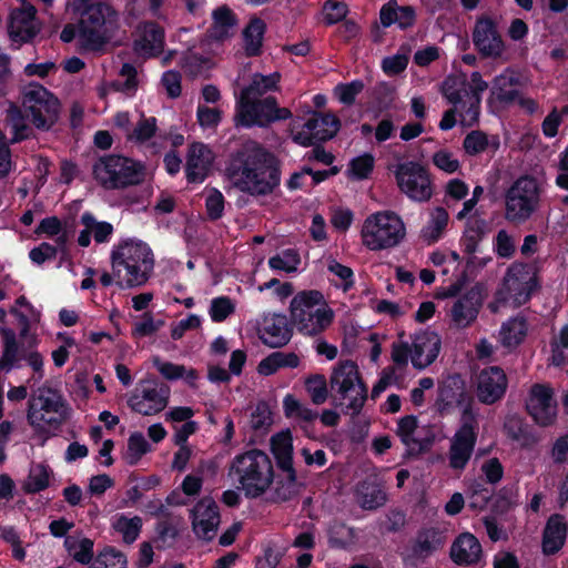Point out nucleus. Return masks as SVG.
I'll list each match as a JSON object with an SVG mask.
<instances>
[{"label":"nucleus","instance_id":"cd10ccee","mask_svg":"<svg viewBox=\"0 0 568 568\" xmlns=\"http://www.w3.org/2000/svg\"><path fill=\"white\" fill-rule=\"evenodd\" d=\"M212 23L207 29V38L216 42H224L231 39L237 28V17L226 6H221L212 11Z\"/></svg>","mask_w":568,"mask_h":568},{"label":"nucleus","instance_id":"f03ea898","mask_svg":"<svg viewBox=\"0 0 568 568\" xmlns=\"http://www.w3.org/2000/svg\"><path fill=\"white\" fill-rule=\"evenodd\" d=\"M487 88L488 83L477 71L470 74L469 80L464 75L447 77L443 82L442 92L454 106L444 113L439 129H453L456 124V114L459 115L462 125L473 126L478 121L481 94Z\"/></svg>","mask_w":568,"mask_h":568},{"label":"nucleus","instance_id":"09e8293b","mask_svg":"<svg viewBox=\"0 0 568 568\" xmlns=\"http://www.w3.org/2000/svg\"><path fill=\"white\" fill-rule=\"evenodd\" d=\"M36 234H44L49 237H54L58 247L63 250L69 240L67 231L63 229L61 221L57 216H49L43 219L37 230Z\"/></svg>","mask_w":568,"mask_h":568},{"label":"nucleus","instance_id":"3c124183","mask_svg":"<svg viewBox=\"0 0 568 568\" xmlns=\"http://www.w3.org/2000/svg\"><path fill=\"white\" fill-rule=\"evenodd\" d=\"M64 546L78 562L88 564L93 556V542L88 538L67 537Z\"/></svg>","mask_w":568,"mask_h":568},{"label":"nucleus","instance_id":"c85d7f7f","mask_svg":"<svg viewBox=\"0 0 568 568\" xmlns=\"http://www.w3.org/2000/svg\"><path fill=\"white\" fill-rule=\"evenodd\" d=\"M4 114V129L10 134L11 144L33 138L34 126L29 124L28 116L19 105L10 102Z\"/></svg>","mask_w":568,"mask_h":568},{"label":"nucleus","instance_id":"13d9d810","mask_svg":"<svg viewBox=\"0 0 568 568\" xmlns=\"http://www.w3.org/2000/svg\"><path fill=\"white\" fill-rule=\"evenodd\" d=\"M235 312V303L227 296H219L211 301L209 314L213 322L225 321Z\"/></svg>","mask_w":568,"mask_h":568},{"label":"nucleus","instance_id":"4c0bfd02","mask_svg":"<svg viewBox=\"0 0 568 568\" xmlns=\"http://www.w3.org/2000/svg\"><path fill=\"white\" fill-rule=\"evenodd\" d=\"M449 214L446 209L437 206L429 211L428 220L420 231L422 239L428 244L437 242L445 233Z\"/></svg>","mask_w":568,"mask_h":568},{"label":"nucleus","instance_id":"6e6552de","mask_svg":"<svg viewBox=\"0 0 568 568\" xmlns=\"http://www.w3.org/2000/svg\"><path fill=\"white\" fill-rule=\"evenodd\" d=\"M541 192L536 178L523 175L516 179L505 191V220L515 225L529 221L539 211Z\"/></svg>","mask_w":568,"mask_h":568},{"label":"nucleus","instance_id":"f3484780","mask_svg":"<svg viewBox=\"0 0 568 568\" xmlns=\"http://www.w3.org/2000/svg\"><path fill=\"white\" fill-rule=\"evenodd\" d=\"M394 175L402 193L416 202H426L433 195L428 171L418 162L405 161L395 165Z\"/></svg>","mask_w":568,"mask_h":568},{"label":"nucleus","instance_id":"423d86ee","mask_svg":"<svg viewBox=\"0 0 568 568\" xmlns=\"http://www.w3.org/2000/svg\"><path fill=\"white\" fill-rule=\"evenodd\" d=\"M119 29V14L111 6L102 2L92 3L81 14L79 44L84 50L99 51L115 38Z\"/></svg>","mask_w":568,"mask_h":568},{"label":"nucleus","instance_id":"5701e85b","mask_svg":"<svg viewBox=\"0 0 568 568\" xmlns=\"http://www.w3.org/2000/svg\"><path fill=\"white\" fill-rule=\"evenodd\" d=\"M396 434L409 453H420L430 447L434 442L432 430L418 424L413 415L402 417L397 423Z\"/></svg>","mask_w":568,"mask_h":568},{"label":"nucleus","instance_id":"864d4df0","mask_svg":"<svg viewBox=\"0 0 568 568\" xmlns=\"http://www.w3.org/2000/svg\"><path fill=\"white\" fill-rule=\"evenodd\" d=\"M301 257L294 250H285L268 260V266L274 271L294 273L298 270Z\"/></svg>","mask_w":568,"mask_h":568},{"label":"nucleus","instance_id":"774afa93","mask_svg":"<svg viewBox=\"0 0 568 568\" xmlns=\"http://www.w3.org/2000/svg\"><path fill=\"white\" fill-rule=\"evenodd\" d=\"M433 162L436 168L448 174L457 172L460 168L458 159L447 150H439L434 153Z\"/></svg>","mask_w":568,"mask_h":568},{"label":"nucleus","instance_id":"5fc2aeb1","mask_svg":"<svg viewBox=\"0 0 568 568\" xmlns=\"http://www.w3.org/2000/svg\"><path fill=\"white\" fill-rule=\"evenodd\" d=\"M486 220L477 214L470 216L466 223V250L468 252H474L476 250L478 241L486 234Z\"/></svg>","mask_w":568,"mask_h":568},{"label":"nucleus","instance_id":"603ef678","mask_svg":"<svg viewBox=\"0 0 568 568\" xmlns=\"http://www.w3.org/2000/svg\"><path fill=\"white\" fill-rule=\"evenodd\" d=\"M156 131L155 118H145L141 115L131 131L126 133V140L133 143H144L150 140Z\"/></svg>","mask_w":568,"mask_h":568},{"label":"nucleus","instance_id":"aec40b11","mask_svg":"<svg viewBox=\"0 0 568 568\" xmlns=\"http://www.w3.org/2000/svg\"><path fill=\"white\" fill-rule=\"evenodd\" d=\"M526 407L532 419L542 427L552 425L557 418V402L554 389L548 384H535L530 387Z\"/></svg>","mask_w":568,"mask_h":568},{"label":"nucleus","instance_id":"2eb2a0df","mask_svg":"<svg viewBox=\"0 0 568 568\" xmlns=\"http://www.w3.org/2000/svg\"><path fill=\"white\" fill-rule=\"evenodd\" d=\"M478 422L475 413L465 407L460 425L449 440L448 460L454 470H463L471 458L477 442Z\"/></svg>","mask_w":568,"mask_h":568},{"label":"nucleus","instance_id":"393cba45","mask_svg":"<svg viewBox=\"0 0 568 568\" xmlns=\"http://www.w3.org/2000/svg\"><path fill=\"white\" fill-rule=\"evenodd\" d=\"M507 385V376L500 367L484 368L477 376V397L484 404H494L504 396Z\"/></svg>","mask_w":568,"mask_h":568},{"label":"nucleus","instance_id":"6ab92c4d","mask_svg":"<svg viewBox=\"0 0 568 568\" xmlns=\"http://www.w3.org/2000/svg\"><path fill=\"white\" fill-rule=\"evenodd\" d=\"M190 520L194 535L205 541L212 540L217 532L221 516L219 506L211 497L201 498L190 509Z\"/></svg>","mask_w":568,"mask_h":568},{"label":"nucleus","instance_id":"680f3d73","mask_svg":"<svg viewBox=\"0 0 568 568\" xmlns=\"http://www.w3.org/2000/svg\"><path fill=\"white\" fill-rule=\"evenodd\" d=\"M305 388L316 405L325 403L327 399V382L323 375H313L305 381Z\"/></svg>","mask_w":568,"mask_h":568},{"label":"nucleus","instance_id":"0eeeda50","mask_svg":"<svg viewBox=\"0 0 568 568\" xmlns=\"http://www.w3.org/2000/svg\"><path fill=\"white\" fill-rule=\"evenodd\" d=\"M406 237V225L399 214L381 210L368 214L361 227V241L372 252L398 246Z\"/></svg>","mask_w":568,"mask_h":568},{"label":"nucleus","instance_id":"8fccbe9b","mask_svg":"<svg viewBox=\"0 0 568 568\" xmlns=\"http://www.w3.org/2000/svg\"><path fill=\"white\" fill-rule=\"evenodd\" d=\"M51 470L42 464H32L29 476L24 484V490L28 493H39L45 489L50 483Z\"/></svg>","mask_w":568,"mask_h":568},{"label":"nucleus","instance_id":"f8f14e48","mask_svg":"<svg viewBox=\"0 0 568 568\" xmlns=\"http://www.w3.org/2000/svg\"><path fill=\"white\" fill-rule=\"evenodd\" d=\"M21 103L34 129L50 131L58 122L61 105L57 97L39 83H30L22 90Z\"/></svg>","mask_w":568,"mask_h":568},{"label":"nucleus","instance_id":"c756f323","mask_svg":"<svg viewBox=\"0 0 568 568\" xmlns=\"http://www.w3.org/2000/svg\"><path fill=\"white\" fill-rule=\"evenodd\" d=\"M379 20L384 28L396 26L403 30L408 29L416 22V10L412 6H400L396 0H390L381 8Z\"/></svg>","mask_w":568,"mask_h":568},{"label":"nucleus","instance_id":"a878e982","mask_svg":"<svg viewBox=\"0 0 568 568\" xmlns=\"http://www.w3.org/2000/svg\"><path fill=\"white\" fill-rule=\"evenodd\" d=\"M442 346L439 335L433 331H420L413 337L410 362L418 369L429 366L438 356Z\"/></svg>","mask_w":568,"mask_h":568},{"label":"nucleus","instance_id":"c03bdc74","mask_svg":"<svg viewBox=\"0 0 568 568\" xmlns=\"http://www.w3.org/2000/svg\"><path fill=\"white\" fill-rule=\"evenodd\" d=\"M111 526L121 535L123 541L132 544L139 537L142 529V519L139 516H125L118 514L112 518Z\"/></svg>","mask_w":568,"mask_h":568},{"label":"nucleus","instance_id":"c9c22d12","mask_svg":"<svg viewBox=\"0 0 568 568\" xmlns=\"http://www.w3.org/2000/svg\"><path fill=\"white\" fill-rule=\"evenodd\" d=\"M567 535V526L559 515L551 516L544 530L542 551L552 555L561 549Z\"/></svg>","mask_w":568,"mask_h":568},{"label":"nucleus","instance_id":"9b49d317","mask_svg":"<svg viewBox=\"0 0 568 568\" xmlns=\"http://www.w3.org/2000/svg\"><path fill=\"white\" fill-rule=\"evenodd\" d=\"M92 171L97 182L106 190L136 185L144 179L143 166L140 163L114 154L99 159Z\"/></svg>","mask_w":568,"mask_h":568},{"label":"nucleus","instance_id":"338daca9","mask_svg":"<svg viewBox=\"0 0 568 568\" xmlns=\"http://www.w3.org/2000/svg\"><path fill=\"white\" fill-rule=\"evenodd\" d=\"M291 136L296 144L302 146H311L315 141H318L313 126H308V120L303 125L293 123Z\"/></svg>","mask_w":568,"mask_h":568},{"label":"nucleus","instance_id":"72a5a7b5","mask_svg":"<svg viewBox=\"0 0 568 568\" xmlns=\"http://www.w3.org/2000/svg\"><path fill=\"white\" fill-rule=\"evenodd\" d=\"M271 452L274 455L278 467L294 476L293 468V436L291 430H282L271 437Z\"/></svg>","mask_w":568,"mask_h":568},{"label":"nucleus","instance_id":"20e7f679","mask_svg":"<svg viewBox=\"0 0 568 568\" xmlns=\"http://www.w3.org/2000/svg\"><path fill=\"white\" fill-rule=\"evenodd\" d=\"M227 475L247 498H258L272 487L275 471L270 456L252 448L232 458Z\"/></svg>","mask_w":568,"mask_h":568},{"label":"nucleus","instance_id":"1a4fd4ad","mask_svg":"<svg viewBox=\"0 0 568 568\" xmlns=\"http://www.w3.org/2000/svg\"><path fill=\"white\" fill-rule=\"evenodd\" d=\"M71 407L63 396L49 386L38 388L29 402L27 418L38 432L58 429L71 416Z\"/></svg>","mask_w":568,"mask_h":568},{"label":"nucleus","instance_id":"79ce46f5","mask_svg":"<svg viewBox=\"0 0 568 568\" xmlns=\"http://www.w3.org/2000/svg\"><path fill=\"white\" fill-rule=\"evenodd\" d=\"M0 334L3 343L2 355L0 357V369L10 372L20 359L17 335L12 328L6 326L0 328Z\"/></svg>","mask_w":568,"mask_h":568},{"label":"nucleus","instance_id":"39448f33","mask_svg":"<svg viewBox=\"0 0 568 568\" xmlns=\"http://www.w3.org/2000/svg\"><path fill=\"white\" fill-rule=\"evenodd\" d=\"M288 312L292 325L306 336L325 332L335 318V312L317 290L296 293L291 300Z\"/></svg>","mask_w":568,"mask_h":568},{"label":"nucleus","instance_id":"bf43d9fd","mask_svg":"<svg viewBox=\"0 0 568 568\" xmlns=\"http://www.w3.org/2000/svg\"><path fill=\"white\" fill-rule=\"evenodd\" d=\"M272 424L273 416L270 406L266 403H258L251 414V427L256 432L265 433Z\"/></svg>","mask_w":568,"mask_h":568},{"label":"nucleus","instance_id":"4be33fe9","mask_svg":"<svg viewBox=\"0 0 568 568\" xmlns=\"http://www.w3.org/2000/svg\"><path fill=\"white\" fill-rule=\"evenodd\" d=\"M36 13V8L29 2H23L21 8L12 11L8 32L16 48L32 40L40 31Z\"/></svg>","mask_w":568,"mask_h":568},{"label":"nucleus","instance_id":"49530a36","mask_svg":"<svg viewBox=\"0 0 568 568\" xmlns=\"http://www.w3.org/2000/svg\"><path fill=\"white\" fill-rule=\"evenodd\" d=\"M280 73L274 72L268 75L255 73L248 87L244 88L239 97L260 98L268 91L276 90L280 82Z\"/></svg>","mask_w":568,"mask_h":568},{"label":"nucleus","instance_id":"4468645a","mask_svg":"<svg viewBox=\"0 0 568 568\" xmlns=\"http://www.w3.org/2000/svg\"><path fill=\"white\" fill-rule=\"evenodd\" d=\"M537 285L536 272L531 266L524 263H513L505 274L497 296L500 302L513 307H519L529 301Z\"/></svg>","mask_w":568,"mask_h":568},{"label":"nucleus","instance_id":"2f4dec72","mask_svg":"<svg viewBox=\"0 0 568 568\" xmlns=\"http://www.w3.org/2000/svg\"><path fill=\"white\" fill-rule=\"evenodd\" d=\"M528 332L529 324L527 320L521 315L513 316L501 323L498 342L503 347L513 351L525 342Z\"/></svg>","mask_w":568,"mask_h":568},{"label":"nucleus","instance_id":"b1692460","mask_svg":"<svg viewBox=\"0 0 568 568\" xmlns=\"http://www.w3.org/2000/svg\"><path fill=\"white\" fill-rule=\"evenodd\" d=\"M215 161L213 150L202 142H193L186 153L185 173L189 182L200 183L209 175Z\"/></svg>","mask_w":568,"mask_h":568},{"label":"nucleus","instance_id":"473e14b6","mask_svg":"<svg viewBox=\"0 0 568 568\" xmlns=\"http://www.w3.org/2000/svg\"><path fill=\"white\" fill-rule=\"evenodd\" d=\"M481 552L478 539L469 532L459 535L450 548L452 559L459 565L477 562L481 557Z\"/></svg>","mask_w":568,"mask_h":568},{"label":"nucleus","instance_id":"4d7b16f0","mask_svg":"<svg viewBox=\"0 0 568 568\" xmlns=\"http://www.w3.org/2000/svg\"><path fill=\"white\" fill-rule=\"evenodd\" d=\"M150 450L151 446L143 434L136 432L129 437L125 458L130 465H134Z\"/></svg>","mask_w":568,"mask_h":568},{"label":"nucleus","instance_id":"de8ad7c7","mask_svg":"<svg viewBox=\"0 0 568 568\" xmlns=\"http://www.w3.org/2000/svg\"><path fill=\"white\" fill-rule=\"evenodd\" d=\"M445 544V537L436 529L422 531L414 545V554L418 557H428Z\"/></svg>","mask_w":568,"mask_h":568},{"label":"nucleus","instance_id":"37998d69","mask_svg":"<svg viewBox=\"0 0 568 568\" xmlns=\"http://www.w3.org/2000/svg\"><path fill=\"white\" fill-rule=\"evenodd\" d=\"M308 126H313L318 141H326L337 134L341 123L333 113L314 112L308 119Z\"/></svg>","mask_w":568,"mask_h":568},{"label":"nucleus","instance_id":"6e6d98bb","mask_svg":"<svg viewBox=\"0 0 568 568\" xmlns=\"http://www.w3.org/2000/svg\"><path fill=\"white\" fill-rule=\"evenodd\" d=\"M374 156L368 153L354 158L348 164L347 176L357 181L367 179L374 169Z\"/></svg>","mask_w":568,"mask_h":568},{"label":"nucleus","instance_id":"a211bd4d","mask_svg":"<svg viewBox=\"0 0 568 568\" xmlns=\"http://www.w3.org/2000/svg\"><path fill=\"white\" fill-rule=\"evenodd\" d=\"M170 388L164 384L150 382L135 388L128 398L129 407L142 416H154L169 405Z\"/></svg>","mask_w":568,"mask_h":568},{"label":"nucleus","instance_id":"ea45409f","mask_svg":"<svg viewBox=\"0 0 568 568\" xmlns=\"http://www.w3.org/2000/svg\"><path fill=\"white\" fill-rule=\"evenodd\" d=\"M355 497L357 504L367 510L376 509L387 500L386 493L379 485L366 481L357 486Z\"/></svg>","mask_w":568,"mask_h":568},{"label":"nucleus","instance_id":"7c9ffc66","mask_svg":"<svg viewBox=\"0 0 568 568\" xmlns=\"http://www.w3.org/2000/svg\"><path fill=\"white\" fill-rule=\"evenodd\" d=\"M163 43V30L158 24L148 22L139 28V34L134 41V50L142 57H152L162 50Z\"/></svg>","mask_w":568,"mask_h":568},{"label":"nucleus","instance_id":"e2e57ef3","mask_svg":"<svg viewBox=\"0 0 568 568\" xmlns=\"http://www.w3.org/2000/svg\"><path fill=\"white\" fill-rule=\"evenodd\" d=\"M81 222L85 227L90 229L95 242L98 243L106 242L113 232V227L110 223L97 222L89 213H84L81 216Z\"/></svg>","mask_w":568,"mask_h":568},{"label":"nucleus","instance_id":"ddd939ff","mask_svg":"<svg viewBox=\"0 0 568 568\" xmlns=\"http://www.w3.org/2000/svg\"><path fill=\"white\" fill-rule=\"evenodd\" d=\"M292 116L287 108H280L276 99L267 97L236 99L234 122L236 126H266L271 122L286 120Z\"/></svg>","mask_w":568,"mask_h":568},{"label":"nucleus","instance_id":"a18cd8bd","mask_svg":"<svg viewBox=\"0 0 568 568\" xmlns=\"http://www.w3.org/2000/svg\"><path fill=\"white\" fill-rule=\"evenodd\" d=\"M283 412L286 418L297 424L311 423L317 418V413L300 402L294 395L286 394L283 398Z\"/></svg>","mask_w":568,"mask_h":568},{"label":"nucleus","instance_id":"052dcab7","mask_svg":"<svg viewBox=\"0 0 568 568\" xmlns=\"http://www.w3.org/2000/svg\"><path fill=\"white\" fill-rule=\"evenodd\" d=\"M89 568H126V558L120 551L105 549L99 554Z\"/></svg>","mask_w":568,"mask_h":568},{"label":"nucleus","instance_id":"bb28decb","mask_svg":"<svg viewBox=\"0 0 568 568\" xmlns=\"http://www.w3.org/2000/svg\"><path fill=\"white\" fill-rule=\"evenodd\" d=\"M258 336L270 347L286 345L291 338L286 317L282 314L265 315L258 329Z\"/></svg>","mask_w":568,"mask_h":568},{"label":"nucleus","instance_id":"58836bf2","mask_svg":"<svg viewBox=\"0 0 568 568\" xmlns=\"http://www.w3.org/2000/svg\"><path fill=\"white\" fill-rule=\"evenodd\" d=\"M152 364L163 378L168 381H176L182 378L190 386H195L199 375L194 368L162 361L159 356H153Z\"/></svg>","mask_w":568,"mask_h":568},{"label":"nucleus","instance_id":"dca6fc26","mask_svg":"<svg viewBox=\"0 0 568 568\" xmlns=\"http://www.w3.org/2000/svg\"><path fill=\"white\" fill-rule=\"evenodd\" d=\"M455 293L456 288L450 286L444 294L445 297H454L447 316L453 327L464 329L476 322L485 297L479 285H474L456 296Z\"/></svg>","mask_w":568,"mask_h":568},{"label":"nucleus","instance_id":"7ed1b4c3","mask_svg":"<svg viewBox=\"0 0 568 568\" xmlns=\"http://www.w3.org/2000/svg\"><path fill=\"white\" fill-rule=\"evenodd\" d=\"M111 268L118 278V286L132 290L144 286L153 276L155 256L151 246L138 239H125L112 246Z\"/></svg>","mask_w":568,"mask_h":568},{"label":"nucleus","instance_id":"0e129e2a","mask_svg":"<svg viewBox=\"0 0 568 568\" xmlns=\"http://www.w3.org/2000/svg\"><path fill=\"white\" fill-rule=\"evenodd\" d=\"M212 60L196 53H187L184 58L183 69L190 75H200L212 68Z\"/></svg>","mask_w":568,"mask_h":568},{"label":"nucleus","instance_id":"412c9836","mask_svg":"<svg viewBox=\"0 0 568 568\" xmlns=\"http://www.w3.org/2000/svg\"><path fill=\"white\" fill-rule=\"evenodd\" d=\"M473 41L478 52L485 58L508 60L506 44L496 24L488 18L479 19L473 31Z\"/></svg>","mask_w":568,"mask_h":568},{"label":"nucleus","instance_id":"e433bc0d","mask_svg":"<svg viewBox=\"0 0 568 568\" xmlns=\"http://www.w3.org/2000/svg\"><path fill=\"white\" fill-rule=\"evenodd\" d=\"M519 79L511 69L504 70L493 81L491 94L501 103H514L518 98Z\"/></svg>","mask_w":568,"mask_h":568},{"label":"nucleus","instance_id":"a19ab883","mask_svg":"<svg viewBox=\"0 0 568 568\" xmlns=\"http://www.w3.org/2000/svg\"><path fill=\"white\" fill-rule=\"evenodd\" d=\"M300 357L295 353L274 352L258 363L257 372L261 375L270 376L280 368H295L300 365Z\"/></svg>","mask_w":568,"mask_h":568},{"label":"nucleus","instance_id":"f704fd0d","mask_svg":"<svg viewBox=\"0 0 568 568\" xmlns=\"http://www.w3.org/2000/svg\"><path fill=\"white\" fill-rule=\"evenodd\" d=\"M266 22L258 17H251L242 31L243 49L247 57H256L262 52Z\"/></svg>","mask_w":568,"mask_h":568},{"label":"nucleus","instance_id":"f257e3e1","mask_svg":"<svg viewBox=\"0 0 568 568\" xmlns=\"http://www.w3.org/2000/svg\"><path fill=\"white\" fill-rule=\"evenodd\" d=\"M224 178L231 187L253 196L267 195L280 184L273 155L253 140L230 153Z\"/></svg>","mask_w":568,"mask_h":568},{"label":"nucleus","instance_id":"69168bd1","mask_svg":"<svg viewBox=\"0 0 568 568\" xmlns=\"http://www.w3.org/2000/svg\"><path fill=\"white\" fill-rule=\"evenodd\" d=\"M494 251L501 258H510L515 253L513 236L506 230H499L494 239Z\"/></svg>","mask_w":568,"mask_h":568},{"label":"nucleus","instance_id":"9d476101","mask_svg":"<svg viewBox=\"0 0 568 568\" xmlns=\"http://www.w3.org/2000/svg\"><path fill=\"white\" fill-rule=\"evenodd\" d=\"M329 387L333 397L353 414H358L367 399V387L353 361H341L333 367Z\"/></svg>","mask_w":568,"mask_h":568}]
</instances>
